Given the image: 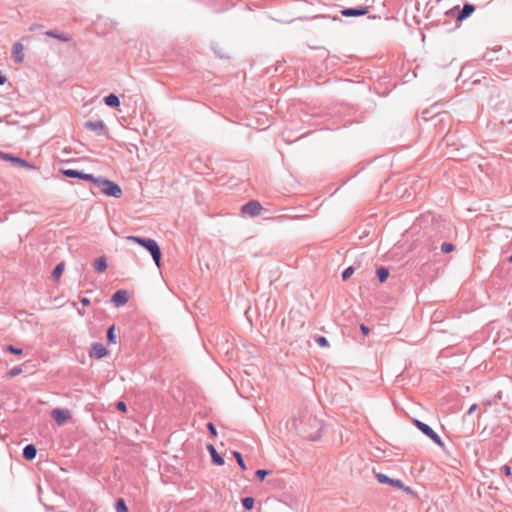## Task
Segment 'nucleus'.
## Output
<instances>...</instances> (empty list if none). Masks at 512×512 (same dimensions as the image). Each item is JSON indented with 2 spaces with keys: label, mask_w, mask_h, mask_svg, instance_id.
<instances>
[{
  "label": "nucleus",
  "mask_w": 512,
  "mask_h": 512,
  "mask_svg": "<svg viewBox=\"0 0 512 512\" xmlns=\"http://www.w3.org/2000/svg\"><path fill=\"white\" fill-rule=\"evenodd\" d=\"M95 187L107 196L120 198L122 195V190L117 183L101 176L97 177V180L95 181Z\"/></svg>",
  "instance_id": "obj_1"
},
{
  "label": "nucleus",
  "mask_w": 512,
  "mask_h": 512,
  "mask_svg": "<svg viewBox=\"0 0 512 512\" xmlns=\"http://www.w3.org/2000/svg\"><path fill=\"white\" fill-rule=\"evenodd\" d=\"M0 158L5 161H10L16 165H20L23 167H30V164L26 160L19 158L17 156H14L12 154H9V153H5L3 151H0Z\"/></svg>",
  "instance_id": "obj_8"
},
{
  "label": "nucleus",
  "mask_w": 512,
  "mask_h": 512,
  "mask_svg": "<svg viewBox=\"0 0 512 512\" xmlns=\"http://www.w3.org/2000/svg\"><path fill=\"white\" fill-rule=\"evenodd\" d=\"M255 474L261 481H263L265 477L268 475V471L259 469L256 471Z\"/></svg>",
  "instance_id": "obj_33"
},
{
  "label": "nucleus",
  "mask_w": 512,
  "mask_h": 512,
  "mask_svg": "<svg viewBox=\"0 0 512 512\" xmlns=\"http://www.w3.org/2000/svg\"><path fill=\"white\" fill-rule=\"evenodd\" d=\"M316 342L317 344L320 346V347H326L328 346V340L323 337V336H320L316 339Z\"/></svg>",
  "instance_id": "obj_32"
},
{
  "label": "nucleus",
  "mask_w": 512,
  "mask_h": 512,
  "mask_svg": "<svg viewBox=\"0 0 512 512\" xmlns=\"http://www.w3.org/2000/svg\"><path fill=\"white\" fill-rule=\"evenodd\" d=\"M111 302L116 306H123L128 302V290L121 289L116 291L111 297Z\"/></svg>",
  "instance_id": "obj_4"
},
{
  "label": "nucleus",
  "mask_w": 512,
  "mask_h": 512,
  "mask_svg": "<svg viewBox=\"0 0 512 512\" xmlns=\"http://www.w3.org/2000/svg\"><path fill=\"white\" fill-rule=\"evenodd\" d=\"M376 477H377V480L380 483H382V484H388V485H391V486L399 488V489H403L404 488L403 483H402L401 480L391 479L387 475L382 474V473H378L376 475Z\"/></svg>",
  "instance_id": "obj_9"
},
{
  "label": "nucleus",
  "mask_w": 512,
  "mask_h": 512,
  "mask_svg": "<svg viewBox=\"0 0 512 512\" xmlns=\"http://www.w3.org/2000/svg\"><path fill=\"white\" fill-rule=\"evenodd\" d=\"M360 329H361V331H362V333H363L364 335H368V334H369V332H370L369 328H368L367 326H365L364 324H362V325L360 326Z\"/></svg>",
  "instance_id": "obj_36"
},
{
  "label": "nucleus",
  "mask_w": 512,
  "mask_h": 512,
  "mask_svg": "<svg viewBox=\"0 0 512 512\" xmlns=\"http://www.w3.org/2000/svg\"><path fill=\"white\" fill-rule=\"evenodd\" d=\"M116 510L117 512H128V507L123 498H119L116 502Z\"/></svg>",
  "instance_id": "obj_23"
},
{
  "label": "nucleus",
  "mask_w": 512,
  "mask_h": 512,
  "mask_svg": "<svg viewBox=\"0 0 512 512\" xmlns=\"http://www.w3.org/2000/svg\"><path fill=\"white\" fill-rule=\"evenodd\" d=\"M115 330H116L115 325H111L107 330V342L109 344L116 343L118 334H116Z\"/></svg>",
  "instance_id": "obj_19"
},
{
  "label": "nucleus",
  "mask_w": 512,
  "mask_h": 512,
  "mask_svg": "<svg viewBox=\"0 0 512 512\" xmlns=\"http://www.w3.org/2000/svg\"><path fill=\"white\" fill-rule=\"evenodd\" d=\"M254 499L252 497H246L242 499V504L247 510H251L254 506Z\"/></svg>",
  "instance_id": "obj_25"
},
{
  "label": "nucleus",
  "mask_w": 512,
  "mask_h": 512,
  "mask_svg": "<svg viewBox=\"0 0 512 512\" xmlns=\"http://www.w3.org/2000/svg\"><path fill=\"white\" fill-rule=\"evenodd\" d=\"M233 456L235 457V459H236L237 463L239 464L240 468L242 470H245L246 469V465H245V463L243 461V458H242L241 454L239 452L235 451V452H233Z\"/></svg>",
  "instance_id": "obj_27"
},
{
  "label": "nucleus",
  "mask_w": 512,
  "mask_h": 512,
  "mask_svg": "<svg viewBox=\"0 0 512 512\" xmlns=\"http://www.w3.org/2000/svg\"><path fill=\"white\" fill-rule=\"evenodd\" d=\"M262 206L257 201H250L242 206V212L249 216H257L261 213Z\"/></svg>",
  "instance_id": "obj_3"
},
{
  "label": "nucleus",
  "mask_w": 512,
  "mask_h": 512,
  "mask_svg": "<svg viewBox=\"0 0 512 512\" xmlns=\"http://www.w3.org/2000/svg\"><path fill=\"white\" fill-rule=\"evenodd\" d=\"M377 276L379 278V281L383 283V282H385L387 280V278L389 276V272L385 268H379L377 270Z\"/></svg>",
  "instance_id": "obj_24"
},
{
  "label": "nucleus",
  "mask_w": 512,
  "mask_h": 512,
  "mask_svg": "<svg viewBox=\"0 0 512 512\" xmlns=\"http://www.w3.org/2000/svg\"><path fill=\"white\" fill-rule=\"evenodd\" d=\"M80 302H81V303H82V305H84V306H87V305H89V304H90V300H89L88 298H86V297L81 298V299H80Z\"/></svg>",
  "instance_id": "obj_39"
},
{
  "label": "nucleus",
  "mask_w": 512,
  "mask_h": 512,
  "mask_svg": "<svg viewBox=\"0 0 512 512\" xmlns=\"http://www.w3.org/2000/svg\"><path fill=\"white\" fill-rule=\"evenodd\" d=\"M62 174L69 178H79L81 176L82 171L75 170V169H62Z\"/></svg>",
  "instance_id": "obj_21"
},
{
  "label": "nucleus",
  "mask_w": 512,
  "mask_h": 512,
  "mask_svg": "<svg viewBox=\"0 0 512 512\" xmlns=\"http://www.w3.org/2000/svg\"><path fill=\"white\" fill-rule=\"evenodd\" d=\"M108 354V350L101 343H93L89 352V356L95 359H101Z\"/></svg>",
  "instance_id": "obj_5"
},
{
  "label": "nucleus",
  "mask_w": 512,
  "mask_h": 512,
  "mask_svg": "<svg viewBox=\"0 0 512 512\" xmlns=\"http://www.w3.org/2000/svg\"><path fill=\"white\" fill-rule=\"evenodd\" d=\"M209 431L211 432L212 436H216V429L215 426L212 423H208L207 425Z\"/></svg>",
  "instance_id": "obj_35"
},
{
  "label": "nucleus",
  "mask_w": 512,
  "mask_h": 512,
  "mask_svg": "<svg viewBox=\"0 0 512 512\" xmlns=\"http://www.w3.org/2000/svg\"><path fill=\"white\" fill-rule=\"evenodd\" d=\"M508 261L512 263V255L508 258Z\"/></svg>",
  "instance_id": "obj_41"
},
{
  "label": "nucleus",
  "mask_w": 512,
  "mask_h": 512,
  "mask_svg": "<svg viewBox=\"0 0 512 512\" xmlns=\"http://www.w3.org/2000/svg\"><path fill=\"white\" fill-rule=\"evenodd\" d=\"M368 11L369 10L367 7H361V8H357V9L347 8V9H343L341 11V14L345 17H356V16L366 15L368 13Z\"/></svg>",
  "instance_id": "obj_11"
},
{
  "label": "nucleus",
  "mask_w": 512,
  "mask_h": 512,
  "mask_svg": "<svg viewBox=\"0 0 512 512\" xmlns=\"http://www.w3.org/2000/svg\"><path fill=\"white\" fill-rule=\"evenodd\" d=\"M45 35L48 36V37H52V38H55V39H58L62 42H69L72 40V37L70 34L68 33H63V32H60L58 30H48L45 32Z\"/></svg>",
  "instance_id": "obj_13"
},
{
  "label": "nucleus",
  "mask_w": 512,
  "mask_h": 512,
  "mask_svg": "<svg viewBox=\"0 0 512 512\" xmlns=\"http://www.w3.org/2000/svg\"><path fill=\"white\" fill-rule=\"evenodd\" d=\"M441 250L444 253H449V252H452L454 250V246L452 244H450V243H443L442 246H441Z\"/></svg>",
  "instance_id": "obj_31"
},
{
  "label": "nucleus",
  "mask_w": 512,
  "mask_h": 512,
  "mask_svg": "<svg viewBox=\"0 0 512 512\" xmlns=\"http://www.w3.org/2000/svg\"><path fill=\"white\" fill-rule=\"evenodd\" d=\"M51 415L57 424L62 425L69 419L70 412L66 409L57 408L52 411Z\"/></svg>",
  "instance_id": "obj_7"
},
{
  "label": "nucleus",
  "mask_w": 512,
  "mask_h": 512,
  "mask_svg": "<svg viewBox=\"0 0 512 512\" xmlns=\"http://www.w3.org/2000/svg\"><path fill=\"white\" fill-rule=\"evenodd\" d=\"M476 409H477V404L471 405L468 410V414H472Z\"/></svg>",
  "instance_id": "obj_40"
},
{
  "label": "nucleus",
  "mask_w": 512,
  "mask_h": 512,
  "mask_svg": "<svg viewBox=\"0 0 512 512\" xmlns=\"http://www.w3.org/2000/svg\"><path fill=\"white\" fill-rule=\"evenodd\" d=\"M354 273V268L353 267H348L344 270V272L342 273V278L344 281H346L347 279H349Z\"/></svg>",
  "instance_id": "obj_30"
},
{
  "label": "nucleus",
  "mask_w": 512,
  "mask_h": 512,
  "mask_svg": "<svg viewBox=\"0 0 512 512\" xmlns=\"http://www.w3.org/2000/svg\"><path fill=\"white\" fill-rule=\"evenodd\" d=\"M22 372L21 366H15L7 372V376L12 378L19 375Z\"/></svg>",
  "instance_id": "obj_26"
},
{
  "label": "nucleus",
  "mask_w": 512,
  "mask_h": 512,
  "mask_svg": "<svg viewBox=\"0 0 512 512\" xmlns=\"http://www.w3.org/2000/svg\"><path fill=\"white\" fill-rule=\"evenodd\" d=\"M104 103L109 107H117L120 105V99L116 94H109L104 97Z\"/></svg>",
  "instance_id": "obj_17"
},
{
  "label": "nucleus",
  "mask_w": 512,
  "mask_h": 512,
  "mask_svg": "<svg viewBox=\"0 0 512 512\" xmlns=\"http://www.w3.org/2000/svg\"><path fill=\"white\" fill-rule=\"evenodd\" d=\"M87 130L94 131L97 135H103L105 133V124L102 120L87 121L84 124Z\"/></svg>",
  "instance_id": "obj_6"
},
{
  "label": "nucleus",
  "mask_w": 512,
  "mask_h": 512,
  "mask_svg": "<svg viewBox=\"0 0 512 512\" xmlns=\"http://www.w3.org/2000/svg\"><path fill=\"white\" fill-rule=\"evenodd\" d=\"M6 351H8L12 354H15V355H21L23 352V350L21 348H17L14 345H8L6 347Z\"/></svg>",
  "instance_id": "obj_28"
},
{
  "label": "nucleus",
  "mask_w": 512,
  "mask_h": 512,
  "mask_svg": "<svg viewBox=\"0 0 512 512\" xmlns=\"http://www.w3.org/2000/svg\"><path fill=\"white\" fill-rule=\"evenodd\" d=\"M207 449H208V451L211 454L212 461H213L214 464H216V465H223L224 464V459L217 453V451H216V449L214 448L213 445H211V444L208 445Z\"/></svg>",
  "instance_id": "obj_16"
},
{
  "label": "nucleus",
  "mask_w": 512,
  "mask_h": 512,
  "mask_svg": "<svg viewBox=\"0 0 512 512\" xmlns=\"http://www.w3.org/2000/svg\"><path fill=\"white\" fill-rule=\"evenodd\" d=\"M23 458L32 461L37 455V448L34 444H28L23 449Z\"/></svg>",
  "instance_id": "obj_14"
},
{
  "label": "nucleus",
  "mask_w": 512,
  "mask_h": 512,
  "mask_svg": "<svg viewBox=\"0 0 512 512\" xmlns=\"http://www.w3.org/2000/svg\"><path fill=\"white\" fill-rule=\"evenodd\" d=\"M23 49H24V47L20 42L14 43L13 50H12V57H13L14 61L18 64L22 63L24 60Z\"/></svg>",
  "instance_id": "obj_12"
},
{
  "label": "nucleus",
  "mask_w": 512,
  "mask_h": 512,
  "mask_svg": "<svg viewBox=\"0 0 512 512\" xmlns=\"http://www.w3.org/2000/svg\"><path fill=\"white\" fill-rule=\"evenodd\" d=\"M130 240L140 244L141 246H143L146 249H147V247L149 245L148 242H153L154 241L153 239L140 238V237H135V236H130Z\"/></svg>",
  "instance_id": "obj_22"
},
{
  "label": "nucleus",
  "mask_w": 512,
  "mask_h": 512,
  "mask_svg": "<svg viewBox=\"0 0 512 512\" xmlns=\"http://www.w3.org/2000/svg\"><path fill=\"white\" fill-rule=\"evenodd\" d=\"M117 409L120 410V411L126 412V410H127L126 403L124 401H119L117 403Z\"/></svg>",
  "instance_id": "obj_34"
},
{
  "label": "nucleus",
  "mask_w": 512,
  "mask_h": 512,
  "mask_svg": "<svg viewBox=\"0 0 512 512\" xmlns=\"http://www.w3.org/2000/svg\"><path fill=\"white\" fill-rule=\"evenodd\" d=\"M503 471H504L505 475H507V476L511 475V468L509 466L505 465L503 467Z\"/></svg>",
  "instance_id": "obj_38"
},
{
  "label": "nucleus",
  "mask_w": 512,
  "mask_h": 512,
  "mask_svg": "<svg viewBox=\"0 0 512 512\" xmlns=\"http://www.w3.org/2000/svg\"><path fill=\"white\" fill-rule=\"evenodd\" d=\"M413 422L422 433L428 436L432 441H434L439 446H443L441 438L427 424L417 419H415Z\"/></svg>",
  "instance_id": "obj_2"
},
{
  "label": "nucleus",
  "mask_w": 512,
  "mask_h": 512,
  "mask_svg": "<svg viewBox=\"0 0 512 512\" xmlns=\"http://www.w3.org/2000/svg\"><path fill=\"white\" fill-rule=\"evenodd\" d=\"M474 10H475V8H474V6H473V5H471V4H465V5L463 6V9H462V11H461V13L459 14V16H458V18H457V19H458L459 21H461V20H463V19L467 18L469 15H471V14L474 12Z\"/></svg>",
  "instance_id": "obj_18"
},
{
  "label": "nucleus",
  "mask_w": 512,
  "mask_h": 512,
  "mask_svg": "<svg viewBox=\"0 0 512 512\" xmlns=\"http://www.w3.org/2000/svg\"><path fill=\"white\" fill-rule=\"evenodd\" d=\"M64 268H65L64 262H60L59 264H57L55 266V268H54V270L52 272L53 280L56 281V280H58L61 277V275H62V273L64 271Z\"/></svg>",
  "instance_id": "obj_20"
},
{
  "label": "nucleus",
  "mask_w": 512,
  "mask_h": 512,
  "mask_svg": "<svg viewBox=\"0 0 512 512\" xmlns=\"http://www.w3.org/2000/svg\"><path fill=\"white\" fill-rule=\"evenodd\" d=\"M93 266L96 272H104L108 267L107 258L105 256L98 257L97 259H95Z\"/></svg>",
  "instance_id": "obj_15"
},
{
  "label": "nucleus",
  "mask_w": 512,
  "mask_h": 512,
  "mask_svg": "<svg viewBox=\"0 0 512 512\" xmlns=\"http://www.w3.org/2000/svg\"><path fill=\"white\" fill-rule=\"evenodd\" d=\"M7 81V78L6 76L2 73V71L0 70V85H3L5 84Z\"/></svg>",
  "instance_id": "obj_37"
},
{
  "label": "nucleus",
  "mask_w": 512,
  "mask_h": 512,
  "mask_svg": "<svg viewBox=\"0 0 512 512\" xmlns=\"http://www.w3.org/2000/svg\"><path fill=\"white\" fill-rule=\"evenodd\" d=\"M80 179H83V180H86V181H90V182H92L95 185V181L97 180V177H95L92 174H86V173L82 172L81 176H80Z\"/></svg>",
  "instance_id": "obj_29"
},
{
  "label": "nucleus",
  "mask_w": 512,
  "mask_h": 512,
  "mask_svg": "<svg viewBox=\"0 0 512 512\" xmlns=\"http://www.w3.org/2000/svg\"><path fill=\"white\" fill-rule=\"evenodd\" d=\"M147 250L151 253L156 265L160 267V260H161V250L157 244V242L154 240L153 242H148Z\"/></svg>",
  "instance_id": "obj_10"
}]
</instances>
